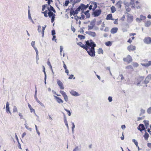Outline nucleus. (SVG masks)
Listing matches in <instances>:
<instances>
[{
  "label": "nucleus",
  "instance_id": "42",
  "mask_svg": "<svg viewBox=\"0 0 151 151\" xmlns=\"http://www.w3.org/2000/svg\"><path fill=\"white\" fill-rule=\"evenodd\" d=\"M69 1H65V3H64V6H68V4L69 3Z\"/></svg>",
  "mask_w": 151,
  "mask_h": 151
},
{
  "label": "nucleus",
  "instance_id": "52",
  "mask_svg": "<svg viewBox=\"0 0 151 151\" xmlns=\"http://www.w3.org/2000/svg\"><path fill=\"white\" fill-rule=\"evenodd\" d=\"M30 112L31 113L34 112V113H35V109H33L32 108V109H30Z\"/></svg>",
  "mask_w": 151,
  "mask_h": 151
},
{
  "label": "nucleus",
  "instance_id": "21",
  "mask_svg": "<svg viewBox=\"0 0 151 151\" xmlns=\"http://www.w3.org/2000/svg\"><path fill=\"white\" fill-rule=\"evenodd\" d=\"M70 93L72 95L74 96H78L79 95L78 93L73 90H72Z\"/></svg>",
  "mask_w": 151,
  "mask_h": 151
},
{
  "label": "nucleus",
  "instance_id": "28",
  "mask_svg": "<svg viewBox=\"0 0 151 151\" xmlns=\"http://www.w3.org/2000/svg\"><path fill=\"white\" fill-rule=\"evenodd\" d=\"M144 123L145 126L146 128L148 127L149 126V121L147 120H144Z\"/></svg>",
  "mask_w": 151,
  "mask_h": 151
},
{
  "label": "nucleus",
  "instance_id": "3",
  "mask_svg": "<svg viewBox=\"0 0 151 151\" xmlns=\"http://www.w3.org/2000/svg\"><path fill=\"white\" fill-rule=\"evenodd\" d=\"M123 61L127 64L129 63L132 61V57L129 55H128L126 57L123 58Z\"/></svg>",
  "mask_w": 151,
  "mask_h": 151
},
{
  "label": "nucleus",
  "instance_id": "58",
  "mask_svg": "<svg viewBox=\"0 0 151 151\" xmlns=\"http://www.w3.org/2000/svg\"><path fill=\"white\" fill-rule=\"evenodd\" d=\"M43 71L44 72V73L45 74V75H46V72H45V68L44 66H43Z\"/></svg>",
  "mask_w": 151,
  "mask_h": 151
},
{
  "label": "nucleus",
  "instance_id": "2",
  "mask_svg": "<svg viewBox=\"0 0 151 151\" xmlns=\"http://www.w3.org/2000/svg\"><path fill=\"white\" fill-rule=\"evenodd\" d=\"M86 45L87 47L88 48H94L96 46V44L91 40H90L89 41H87L86 42Z\"/></svg>",
  "mask_w": 151,
  "mask_h": 151
},
{
  "label": "nucleus",
  "instance_id": "63",
  "mask_svg": "<svg viewBox=\"0 0 151 151\" xmlns=\"http://www.w3.org/2000/svg\"><path fill=\"white\" fill-rule=\"evenodd\" d=\"M147 145L149 147L151 148V143H148Z\"/></svg>",
  "mask_w": 151,
  "mask_h": 151
},
{
  "label": "nucleus",
  "instance_id": "19",
  "mask_svg": "<svg viewBox=\"0 0 151 151\" xmlns=\"http://www.w3.org/2000/svg\"><path fill=\"white\" fill-rule=\"evenodd\" d=\"M118 29L117 27H113L111 30V32L112 34L116 33Z\"/></svg>",
  "mask_w": 151,
  "mask_h": 151
},
{
  "label": "nucleus",
  "instance_id": "35",
  "mask_svg": "<svg viewBox=\"0 0 151 151\" xmlns=\"http://www.w3.org/2000/svg\"><path fill=\"white\" fill-rule=\"evenodd\" d=\"M132 65L134 67H137L139 66V65L137 62H133L132 63Z\"/></svg>",
  "mask_w": 151,
  "mask_h": 151
},
{
  "label": "nucleus",
  "instance_id": "38",
  "mask_svg": "<svg viewBox=\"0 0 151 151\" xmlns=\"http://www.w3.org/2000/svg\"><path fill=\"white\" fill-rule=\"evenodd\" d=\"M64 120L66 126H67L68 128V122L67 121L66 118H64Z\"/></svg>",
  "mask_w": 151,
  "mask_h": 151
},
{
  "label": "nucleus",
  "instance_id": "18",
  "mask_svg": "<svg viewBox=\"0 0 151 151\" xmlns=\"http://www.w3.org/2000/svg\"><path fill=\"white\" fill-rule=\"evenodd\" d=\"M55 99L59 103H63V101L60 98L56 96H54Z\"/></svg>",
  "mask_w": 151,
  "mask_h": 151
},
{
  "label": "nucleus",
  "instance_id": "60",
  "mask_svg": "<svg viewBox=\"0 0 151 151\" xmlns=\"http://www.w3.org/2000/svg\"><path fill=\"white\" fill-rule=\"evenodd\" d=\"M125 127H126L125 125L124 124L122 125L121 126V128L123 129H124L125 128Z\"/></svg>",
  "mask_w": 151,
  "mask_h": 151
},
{
  "label": "nucleus",
  "instance_id": "56",
  "mask_svg": "<svg viewBox=\"0 0 151 151\" xmlns=\"http://www.w3.org/2000/svg\"><path fill=\"white\" fill-rule=\"evenodd\" d=\"M136 34L135 33H131L129 34V36L131 37L132 36H134L136 35Z\"/></svg>",
  "mask_w": 151,
  "mask_h": 151
},
{
  "label": "nucleus",
  "instance_id": "26",
  "mask_svg": "<svg viewBox=\"0 0 151 151\" xmlns=\"http://www.w3.org/2000/svg\"><path fill=\"white\" fill-rule=\"evenodd\" d=\"M145 139V140H147L148 139V138L149 137V134H148L147 132H145V134L144 136Z\"/></svg>",
  "mask_w": 151,
  "mask_h": 151
},
{
  "label": "nucleus",
  "instance_id": "45",
  "mask_svg": "<svg viewBox=\"0 0 151 151\" xmlns=\"http://www.w3.org/2000/svg\"><path fill=\"white\" fill-rule=\"evenodd\" d=\"M69 77L68 78L69 79H72V78H73V79H75V78H73L74 76L73 75L71 74L70 75H69Z\"/></svg>",
  "mask_w": 151,
  "mask_h": 151
},
{
  "label": "nucleus",
  "instance_id": "23",
  "mask_svg": "<svg viewBox=\"0 0 151 151\" xmlns=\"http://www.w3.org/2000/svg\"><path fill=\"white\" fill-rule=\"evenodd\" d=\"M122 2L121 1H119L116 4V6L118 8H121L122 6Z\"/></svg>",
  "mask_w": 151,
  "mask_h": 151
},
{
  "label": "nucleus",
  "instance_id": "53",
  "mask_svg": "<svg viewBox=\"0 0 151 151\" xmlns=\"http://www.w3.org/2000/svg\"><path fill=\"white\" fill-rule=\"evenodd\" d=\"M63 65L64 68V69H66L67 68L66 66V65L65 63L63 61Z\"/></svg>",
  "mask_w": 151,
  "mask_h": 151
},
{
  "label": "nucleus",
  "instance_id": "30",
  "mask_svg": "<svg viewBox=\"0 0 151 151\" xmlns=\"http://www.w3.org/2000/svg\"><path fill=\"white\" fill-rule=\"evenodd\" d=\"M80 45L81 47L83 48L85 50H86L87 48V46L84 45V44L80 42Z\"/></svg>",
  "mask_w": 151,
  "mask_h": 151
},
{
  "label": "nucleus",
  "instance_id": "57",
  "mask_svg": "<svg viewBox=\"0 0 151 151\" xmlns=\"http://www.w3.org/2000/svg\"><path fill=\"white\" fill-rule=\"evenodd\" d=\"M109 28L108 27H106L105 28V29H104V31L105 32H108L109 31Z\"/></svg>",
  "mask_w": 151,
  "mask_h": 151
},
{
  "label": "nucleus",
  "instance_id": "16",
  "mask_svg": "<svg viewBox=\"0 0 151 151\" xmlns=\"http://www.w3.org/2000/svg\"><path fill=\"white\" fill-rule=\"evenodd\" d=\"M125 68L128 71H133L134 70L133 67L131 65H129L126 66Z\"/></svg>",
  "mask_w": 151,
  "mask_h": 151
},
{
  "label": "nucleus",
  "instance_id": "61",
  "mask_svg": "<svg viewBox=\"0 0 151 151\" xmlns=\"http://www.w3.org/2000/svg\"><path fill=\"white\" fill-rule=\"evenodd\" d=\"M56 36L55 35H53V37L52 38V40H55V41L56 42V39H55Z\"/></svg>",
  "mask_w": 151,
  "mask_h": 151
},
{
  "label": "nucleus",
  "instance_id": "39",
  "mask_svg": "<svg viewBox=\"0 0 151 151\" xmlns=\"http://www.w3.org/2000/svg\"><path fill=\"white\" fill-rule=\"evenodd\" d=\"M13 111L14 112H17V109L16 106H14L13 108Z\"/></svg>",
  "mask_w": 151,
  "mask_h": 151
},
{
  "label": "nucleus",
  "instance_id": "4",
  "mask_svg": "<svg viewBox=\"0 0 151 151\" xmlns=\"http://www.w3.org/2000/svg\"><path fill=\"white\" fill-rule=\"evenodd\" d=\"M89 6V10L92 9L93 11L95 10L97 7V3L94 2H91Z\"/></svg>",
  "mask_w": 151,
  "mask_h": 151
},
{
  "label": "nucleus",
  "instance_id": "40",
  "mask_svg": "<svg viewBox=\"0 0 151 151\" xmlns=\"http://www.w3.org/2000/svg\"><path fill=\"white\" fill-rule=\"evenodd\" d=\"M65 110L68 112V116H70L71 115V114L70 110H68L66 109H65Z\"/></svg>",
  "mask_w": 151,
  "mask_h": 151
},
{
  "label": "nucleus",
  "instance_id": "29",
  "mask_svg": "<svg viewBox=\"0 0 151 151\" xmlns=\"http://www.w3.org/2000/svg\"><path fill=\"white\" fill-rule=\"evenodd\" d=\"M48 15L49 17L50 18L51 17L53 16L54 15H55V14L53 13L51 11H49L48 13Z\"/></svg>",
  "mask_w": 151,
  "mask_h": 151
},
{
  "label": "nucleus",
  "instance_id": "31",
  "mask_svg": "<svg viewBox=\"0 0 151 151\" xmlns=\"http://www.w3.org/2000/svg\"><path fill=\"white\" fill-rule=\"evenodd\" d=\"M151 24V22L150 21H147L145 23V26L146 27H148Z\"/></svg>",
  "mask_w": 151,
  "mask_h": 151
},
{
  "label": "nucleus",
  "instance_id": "33",
  "mask_svg": "<svg viewBox=\"0 0 151 151\" xmlns=\"http://www.w3.org/2000/svg\"><path fill=\"white\" fill-rule=\"evenodd\" d=\"M97 52L99 54H103V50L101 48H99Z\"/></svg>",
  "mask_w": 151,
  "mask_h": 151
},
{
  "label": "nucleus",
  "instance_id": "12",
  "mask_svg": "<svg viewBox=\"0 0 151 151\" xmlns=\"http://www.w3.org/2000/svg\"><path fill=\"white\" fill-rule=\"evenodd\" d=\"M60 92L63 96L65 101L67 102L68 101V98L66 93L63 91L61 90Z\"/></svg>",
  "mask_w": 151,
  "mask_h": 151
},
{
  "label": "nucleus",
  "instance_id": "14",
  "mask_svg": "<svg viewBox=\"0 0 151 151\" xmlns=\"http://www.w3.org/2000/svg\"><path fill=\"white\" fill-rule=\"evenodd\" d=\"M57 83L58 85L59 86L60 88L61 89H63L64 87L63 86V84L62 82L59 80H58L57 81Z\"/></svg>",
  "mask_w": 151,
  "mask_h": 151
},
{
  "label": "nucleus",
  "instance_id": "37",
  "mask_svg": "<svg viewBox=\"0 0 151 151\" xmlns=\"http://www.w3.org/2000/svg\"><path fill=\"white\" fill-rule=\"evenodd\" d=\"M42 13L43 14H44V16L46 17H47V11L46 10L44 12H42Z\"/></svg>",
  "mask_w": 151,
  "mask_h": 151
},
{
  "label": "nucleus",
  "instance_id": "64",
  "mask_svg": "<svg viewBox=\"0 0 151 151\" xmlns=\"http://www.w3.org/2000/svg\"><path fill=\"white\" fill-rule=\"evenodd\" d=\"M147 132L151 135V131H150V129L148 128L147 130Z\"/></svg>",
  "mask_w": 151,
  "mask_h": 151
},
{
  "label": "nucleus",
  "instance_id": "44",
  "mask_svg": "<svg viewBox=\"0 0 151 151\" xmlns=\"http://www.w3.org/2000/svg\"><path fill=\"white\" fill-rule=\"evenodd\" d=\"M147 112L148 114H150L151 113V107H149L147 110Z\"/></svg>",
  "mask_w": 151,
  "mask_h": 151
},
{
  "label": "nucleus",
  "instance_id": "11",
  "mask_svg": "<svg viewBox=\"0 0 151 151\" xmlns=\"http://www.w3.org/2000/svg\"><path fill=\"white\" fill-rule=\"evenodd\" d=\"M136 47L132 45H130L127 47V49L129 52L133 51L136 50Z\"/></svg>",
  "mask_w": 151,
  "mask_h": 151
},
{
  "label": "nucleus",
  "instance_id": "27",
  "mask_svg": "<svg viewBox=\"0 0 151 151\" xmlns=\"http://www.w3.org/2000/svg\"><path fill=\"white\" fill-rule=\"evenodd\" d=\"M89 11L88 10L84 13V14L86 16V18H88L90 17V15L89 13Z\"/></svg>",
  "mask_w": 151,
  "mask_h": 151
},
{
  "label": "nucleus",
  "instance_id": "51",
  "mask_svg": "<svg viewBox=\"0 0 151 151\" xmlns=\"http://www.w3.org/2000/svg\"><path fill=\"white\" fill-rule=\"evenodd\" d=\"M93 27L92 26H91L89 25L88 26V30H90V29H92Z\"/></svg>",
  "mask_w": 151,
  "mask_h": 151
},
{
  "label": "nucleus",
  "instance_id": "48",
  "mask_svg": "<svg viewBox=\"0 0 151 151\" xmlns=\"http://www.w3.org/2000/svg\"><path fill=\"white\" fill-rule=\"evenodd\" d=\"M46 7V6L45 5H42V11H44L45 10Z\"/></svg>",
  "mask_w": 151,
  "mask_h": 151
},
{
  "label": "nucleus",
  "instance_id": "1",
  "mask_svg": "<svg viewBox=\"0 0 151 151\" xmlns=\"http://www.w3.org/2000/svg\"><path fill=\"white\" fill-rule=\"evenodd\" d=\"M86 50L90 56L91 57H94L95 56V52L94 48H88L87 47Z\"/></svg>",
  "mask_w": 151,
  "mask_h": 151
},
{
  "label": "nucleus",
  "instance_id": "9",
  "mask_svg": "<svg viewBox=\"0 0 151 151\" xmlns=\"http://www.w3.org/2000/svg\"><path fill=\"white\" fill-rule=\"evenodd\" d=\"M144 42L147 44H151V37H147L145 38L143 40Z\"/></svg>",
  "mask_w": 151,
  "mask_h": 151
},
{
  "label": "nucleus",
  "instance_id": "62",
  "mask_svg": "<svg viewBox=\"0 0 151 151\" xmlns=\"http://www.w3.org/2000/svg\"><path fill=\"white\" fill-rule=\"evenodd\" d=\"M47 4L48 5H50V4L51 2H52V0H49L47 1Z\"/></svg>",
  "mask_w": 151,
  "mask_h": 151
},
{
  "label": "nucleus",
  "instance_id": "54",
  "mask_svg": "<svg viewBox=\"0 0 151 151\" xmlns=\"http://www.w3.org/2000/svg\"><path fill=\"white\" fill-rule=\"evenodd\" d=\"M71 30H72L73 32H75V31H76V29H75V28H74V27L73 26V27H71Z\"/></svg>",
  "mask_w": 151,
  "mask_h": 151
},
{
  "label": "nucleus",
  "instance_id": "46",
  "mask_svg": "<svg viewBox=\"0 0 151 151\" xmlns=\"http://www.w3.org/2000/svg\"><path fill=\"white\" fill-rule=\"evenodd\" d=\"M19 115L20 116V119H22L23 118V116L22 115V114L21 113H19Z\"/></svg>",
  "mask_w": 151,
  "mask_h": 151
},
{
  "label": "nucleus",
  "instance_id": "8",
  "mask_svg": "<svg viewBox=\"0 0 151 151\" xmlns=\"http://www.w3.org/2000/svg\"><path fill=\"white\" fill-rule=\"evenodd\" d=\"M89 5L88 4L86 5L84 4H81V5L78 7V9L81 10L82 12H83L85 10H86L88 7Z\"/></svg>",
  "mask_w": 151,
  "mask_h": 151
},
{
  "label": "nucleus",
  "instance_id": "24",
  "mask_svg": "<svg viewBox=\"0 0 151 151\" xmlns=\"http://www.w3.org/2000/svg\"><path fill=\"white\" fill-rule=\"evenodd\" d=\"M47 10H48L49 11H52L54 12H56L55 10L54 9L53 7L51 5L50 6V7H48L47 8Z\"/></svg>",
  "mask_w": 151,
  "mask_h": 151
},
{
  "label": "nucleus",
  "instance_id": "10",
  "mask_svg": "<svg viewBox=\"0 0 151 151\" xmlns=\"http://www.w3.org/2000/svg\"><path fill=\"white\" fill-rule=\"evenodd\" d=\"M46 27V26H45V27H42V29L41 26H38V30L39 32H41V34L43 36H44V31Z\"/></svg>",
  "mask_w": 151,
  "mask_h": 151
},
{
  "label": "nucleus",
  "instance_id": "15",
  "mask_svg": "<svg viewBox=\"0 0 151 151\" xmlns=\"http://www.w3.org/2000/svg\"><path fill=\"white\" fill-rule=\"evenodd\" d=\"M137 128L139 130L141 131L144 130L145 129V127L143 124H140Z\"/></svg>",
  "mask_w": 151,
  "mask_h": 151
},
{
  "label": "nucleus",
  "instance_id": "13",
  "mask_svg": "<svg viewBox=\"0 0 151 151\" xmlns=\"http://www.w3.org/2000/svg\"><path fill=\"white\" fill-rule=\"evenodd\" d=\"M151 80V74L148 75L146 78L145 81H144V83L146 84L149 82Z\"/></svg>",
  "mask_w": 151,
  "mask_h": 151
},
{
  "label": "nucleus",
  "instance_id": "5",
  "mask_svg": "<svg viewBox=\"0 0 151 151\" xmlns=\"http://www.w3.org/2000/svg\"><path fill=\"white\" fill-rule=\"evenodd\" d=\"M80 11V9H78V7L75 10H74L73 9H72L70 11V14L71 16L73 15L75 17H76L77 16L78 12Z\"/></svg>",
  "mask_w": 151,
  "mask_h": 151
},
{
  "label": "nucleus",
  "instance_id": "59",
  "mask_svg": "<svg viewBox=\"0 0 151 151\" xmlns=\"http://www.w3.org/2000/svg\"><path fill=\"white\" fill-rule=\"evenodd\" d=\"M132 41L131 39L129 38L127 41V42H129L130 43H131L132 42Z\"/></svg>",
  "mask_w": 151,
  "mask_h": 151
},
{
  "label": "nucleus",
  "instance_id": "34",
  "mask_svg": "<svg viewBox=\"0 0 151 151\" xmlns=\"http://www.w3.org/2000/svg\"><path fill=\"white\" fill-rule=\"evenodd\" d=\"M111 13H114L116 11V9L115 7L114 6H112L111 8Z\"/></svg>",
  "mask_w": 151,
  "mask_h": 151
},
{
  "label": "nucleus",
  "instance_id": "50",
  "mask_svg": "<svg viewBox=\"0 0 151 151\" xmlns=\"http://www.w3.org/2000/svg\"><path fill=\"white\" fill-rule=\"evenodd\" d=\"M52 34L53 35H54L55 34V30H53L52 31Z\"/></svg>",
  "mask_w": 151,
  "mask_h": 151
},
{
  "label": "nucleus",
  "instance_id": "7",
  "mask_svg": "<svg viewBox=\"0 0 151 151\" xmlns=\"http://www.w3.org/2000/svg\"><path fill=\"white\" fill-rule=\"evenodd\" d=\"M143 81L142 78L140 77L137 78L135 79L134 84H136L138 86H139L141 82H143Z\"/></svg>",
  "mask_w": 151,
  "mask_h": 151
},
{
  "label": "nucleus",
  "instance_id": "43",
  "mask_svg": "<svg viewBox=\"0 0 151 151\" xmlns=\"http://www.w3.org/2000/svg\"><path fill=\"white\" fill-rule=\"evenodd\" d=\"M132 141L137 146H138V142L135 139H133Z\"/></svg>",
  "mask_w": 151,
  "mask_h": 151
},
{
  "label": "nucleus",
  "instance_id": "41",
  "mask_svg": "<svg viewBox=\"0 0 151 151\" xmlns=\"http://www.w3.org/2000/svg\"><path fill=\"white\" fill-rule=\"evenodd\" d=\"M55 15H54L53 16H52V18L51 19V22L52 23H53L55 20Z\"/></svg>",
  "mask_w": 151,
  "mask_h": 151
},
{
  "label": "nucleus",
  "instance_id": "17",
  "mask_svg": "<svg viewBox=\"0 0 151 151\" xmlns=\"http://www.w3.org/2000/svg\"><path fill=\"white\" fill-rule=\"evenodd\" d=\"M142 66L145 67H148L151 65V61H149L147 63L142 64Z\"/></svg>",
  "mask_w": 151,
  "mask_h": 151
},
{
  "label": "nucleus",
  "instance_id": "6",
  "mask_svg": "<svg viewBox=\"0 0 151 151\" xmlns=\"http://www.w3.org/2000/svg\"><path fill=\"white\" fill-rule=\"evenodd\" d=\"M93 14L95 17H98L99 16L101 13V9L99 8V9H95L93 10Z\"/></svg>",
  "mask_w": 151,
  "mask_h": 151
},
{
  "label": "nucleus",
  "instance_id": "49",
  "mask_svg": "<svg viewBox=\"0 0 151 151\" xmlns=\"http://www.w3.org/2000/svg\"><path fill=\"white\" fill-rule=\"evenodd\" d=\"M35 44V41H32L31 43V45L33 47H34Z\"/></svg>",
  "mask_w": 151,
  "mask_h": 151
},
{
  "label": "nucleus",
  "instance_id": "36",
  "mask_svg": "<svg viewBox=\"0 0 151 151\" xmlns=\"http://www.w3.org/2000/svg\"><path fill=\"white\" fill-rule=\"evenodd\" d=\"M47 65L50 67V69H51V70L52 71V66L51 65L50 63V61L48 60L47 62Z\"/></svg>",
  "mask_w": 151,
  "mask_h": 151
},
{
  "label": "nucleus",
  "instance_id": "55",
  "mask_svg": "<svg viewBox=\"0 0 151 151\" xmlns=\"http://www.w3.org/2000/svg\"><path fill=\"white\" fill-rule=\"evenodd\" d=\"M65 73H67V74L68 75H68V74H69V70H68L67 69V68L66 69H65Z\"/></svg>",
  "mask_w": 151,
  "mask_h": 151
},
{
  "label": "nucleus",
  "instance_id": "25",
  "mask_svg": "<svg viewBox=\"0 0 151 151\" xmlns=\"http://www.w3.org/2000/svg\"><path fill=\"white\" fill-rule=\"evenodd\" d=\"M105 44L107 46H111L112 45V42L109 41L106 42Z\"/></svg>",
  "mask_w": 151,
  "mask_h": 151
},
{
  "label": "nucleus",
  "instance_id": "32",
  "mask_svg": "<svg viewBox=\"0 0 151 151\" xmlns=\"http://www.w3.org/2000/svg\"><path fill=\"white\" fill-rule=\"evenodd\" d=\"M112 17V15L111 14H109L107 15L106 18L107 20L111 19V18Z\"/></svg>",
  "mask_w": 151,
  "mask_h": 151
},
{
  "label": "nucleus",
  "instance_id": "22",
  "mask_svg": "<svg viewBox=\"0 0 151 151\" xmlns=\"http://www.w3.org/2000/svg\"><path fill=\"white\" fill-rule=\"evenodd\" d=\"M9 104L8 102H7L6 103V109L7 112H9L10 114H11V112L10 111V108L9 107Z\"/></svg>",
  "mask_w": 151,
  "mask_h": 151
},
{
  "label": "nucleus",
  "instance_id": "47",
  "mask_svg": "<svg viewBox=\"0 0 151 151\" xmlns=\"http://www.w3.org/2000/svg\"><path fill=\"white\" fill-rule=\"evenodd\" d=\"M108 99L109 101V102H111L112 100V97H111V96H109V97H108Z\"/></svg>",
  "mask_w": 151,
  "mask_h": 151
},
{
  "label": "nucleus",
  "instance_id": "20",
  "mask_svg": "<svg viewBox=\"0 0 151 151\" xmlns=\"http://www.w3.org/2000/svg\"><path fill=\"white\" fill-rule=\"evenodd\" d=\"M127 18V20L129 22H132L133 20V16L131 14H128Z\"/></svg>",
  "mask_w": 151,
  "mask_h": 151
}]
</instances>
